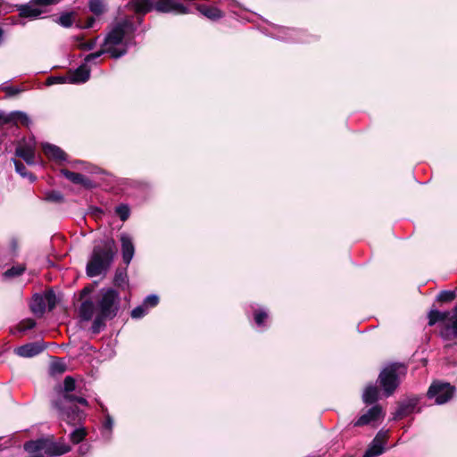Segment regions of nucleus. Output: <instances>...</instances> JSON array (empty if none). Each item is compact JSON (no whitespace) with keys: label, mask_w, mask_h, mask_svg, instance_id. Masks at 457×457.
<instances>
[{"label":"nucleus","mask_w":457,"mask_h":457,"mask_svg":"<svg viewBox=\"0 0 457 457\" xmlns=\"http://www.w3.org/2000/svg\"><path fill=\"white\" fill-rule=\"evenodd\" d=\"M136 30L137 24L130 17L114 21L110 26V29L104 37L103 49L87 54L83 63H86V66H88L89 63H96V61L104 54H109L114 59L125 55L133 41V35Z\"/></svg>","instance_id":"nucleus-1"},{"label":"nucleus","mask_w":457,"mask_h":457,"mask_svg":"<svg viewBox=\"0 0 457 457\" xmlns=\"http://www.w3.org/2000/svg\"><path fill=\"white\" fill-rule=\"evenodd\" d=\"M58 0H31V4H38V5H48L52 4L57 3Z\"/></svg>","instance_id":"nucleus-49"},{"label":"nucleus","mask_w":457,"mask_h":457,"mask_svg":"<svg viewBox=\"0 0 457 457\" xmlns=\"http://www.w3.org/2000/svg\"><path fill=\"white\" fill-rule=\"evenodd\" d=\"M268 318V312L265 309L260 308L253 312L254 322L258 327H264V320Z\"/></svg>","instance_id":"nucleus-33"},{"label":"nucleus","mask_w":457,"mask_h":457,"mask_svg":"<svg viewBox=\"0 0 457 457\" xmlns=\"http://www.w3.org/2000/svg\"><path fill=\"white\" fill-rule=\"evenodd\" d=\"M35 326H36V321L32 319H28V320H22L19 324L18 330L21 333H24L25 331L33 328Z\"/></svg>","instance_id":"nucleus-40"},{"label":"nucleus","mask_w":457,"mask_h":457,"mask_svg":"<svg viewBox=\"0 0 457 457\" xmlns=\"http://www.w3.org/2000/svg\"><path fill=\"white\" fill-rule=\"evenodd\" d=\"M440 335L444 340H451L457 337V306L454 308L453 314L451 317V322L444 325Z\"/></svg>","instance_id":"nucleus-16"},{"label":"nucleus","mask_w":457,"mask_h":457,"mask_svg":"<svg viewBox=\"0 0 457 457\" xmlns=\"http://www.w3.org/2000/svg\"><path fill=\"white\" fill-rule=\"evenodd\" d=\"M20 16L23 18L36 19L41 13L42 10L37 7H34L30 4H21L18 7Z\"/></svg>","instance_id":"nucleus-21"},{"label":"nucleus","mask_w":457,"mask_h":457,"mask_svg":"<svg viewBox=\"0 0 457 457\" xmlns=\"http://www.w3.org/2000/svg\"><path fill=\"white\" fill-rule=\"evenodd\" d=\"M90 292V289L88 287H85L82 291H81V296H84L85 295L88 294Z\"/></svg>","instance_id":"nucleus-51"},{"label":"nucleus","mask_w":457,"mask_h":457,"mask_svg":"<svg viewBox=\"0 0 457 457\" xmlns=\"http://www.w3.org/2000/svg\"><path fill=\"white\" fill-rule=\"evenodd\" d=\"M197 10L206 18L216 21L222 17V12L214 6L199 5Z\"/></svg>","instance_id":"nucleus-22"},{"label":"nucleus","mask_w":457,"mask_h":457,"mask_svg":"<svg viewBox=\"0 0 457 457\" xmlns=\"http://www.w3.org/2000/svg\"><path fill=\"white\" fill-rule=\"evenodd\" d=\"M109 318L104 317L101 314L96 313V317L91 326V332L93 334L99 333L105 327V320Z\"/></svg>","instance_id":"nucleus-28"},{"label":"nucleus","mask_w":457,"mask_h":457,"mask_svg":"<svg viewBox=\"0 0 457 457\" xmlns=\"http://www.w3.org/2000/svg\"><path fill=\"white\" fill-rule=\"evenodd\" d=\"M120 305L119 292L112 287H104L100 289L96 303L86 300L80 304L79 317L82 320L88 321L92 320L94 313H98L110 320L117 316Z\"/></svg>","instance_id":"nucleus-3"},{"label":"nucleus","mask_w":457,"mask_h":457,"mask_svg":"<svg viewBox=\"0 0 457 457\" xmlns=\"http://www.w3.org/2000/svg\"><path fill=\"white\" fill-rule=\"evenodd\" d=\"M115 212L120 220L125 221L129 217L130 209L127 204H120L115 208Z\"/></svg>","instance_id":"nucleus-37"},{"label":"nucleus","mask_w":457,"mask_h":457,"mask_svg":"<svg viewBox=\"0 0 457 457\" xmlns=\"http://www.w3.org/2000/svg\"><path fill=\"white\" fill-rule=\"evenodd\" d=\"M385 452V445L374 440L369 445L363 453V457H378Z\"/></svg>","instance_id":"nucleus-25"},{"label":"nucleus","mask_w":457,"mask_h":457,"mask_svg":"<svg viewBox=\"0 0 457 457\" xmlns=\"http://www.w3.org/2000/svg\"><path fill=\"white\" fill-rule=\"evenodd\" d=\"M71 446L64 442L58 441H49L46 442V456L53 457V456H61L71 451Z\"/></svg>","instance_id":"nucleus-14"},{"label":"nucleus","mask_w":457,"mask_h":457,"mask_svg":"<svg viewBox=\"0 0 457 457\" xmlns=\"http://www.w3.org/2000/svg\"><path fill=\"white\" fill-rule=\"evenodd\" d=\"M8 96H15L17 94H19L21 92V89L18 88V87H4L3 88Z\"/></svg>","instance_id":"nucleus-48"},{"label":"nucleus","mask_w":457,"mask_h":457,"mask_svg":"<svg viewBox=\"0 0 457 457\" xmlns=\"http://www.w3.org/2000/svg\"><path fill=\"white\" fill-rule=\"evenodd\" d=\"M121 256L123 262L129 266L135 254V245L133 238L127 233H121L120 236Z\"/></svg>","instance_id":"nucleus-9"},{"label":"nucleus","mask_w":457,"mask_h":457,"mask_svg":"<svg viewBox=\"0 0 457 457\" xmlns=\"http://www.w3.org/2000/svg\"><path fill=\"white\" fill-rule=\"evenodd\" d=\"M90 68L82 63L74 71L68 74V83L70 84H82L87 82L90 78Z\"/></svg>","instance_id":"nucleus-12"},{"label":"nucleus","mask_w":457,"mask_h":457,"mask_svg":"<svg viewBox=\"0 0 457 457\" xmlns=\"http://www.w3.org/2000/svg\"><path fill=\"white\" fill-rule=\"evenodd\" d=\"M10 123V117L8 113H5L3 111H0V128Z\"/></svg>","instance_id":"nucleus-47"},{"label":"nucleus","mask_w":457,"mask_h":457,"mask_svg":"<svg viewBox=\"0 0 457 457\" xmlns=\"http://www.w3.org/2000/svg\"><path fill=\"white\" fill-rule=\"evenodd\" d=\"M419 397L413 396L403 401L395 413V419H403V417L411 414L415 411L419 403Z\"/></svg>","instance_id":"nucleus-13"},{"label":"nucleus","mask_w":457,"mask_h":457,"mask_svg":"<svg viewBox=\"0 0 457 457\" xmlns=\"http://www.w3.org/2000/svg\"><path fill=\"white\" fill-rule=\"evenodd\" d=\"M378 380L383 390L384 395L386 397H389L399 386V378L396 368L395 366L385 368L379 373Z\"/></svg>","instance_id":"nucleus-7"},{"label":"nucleus","mask_w":457,"mask_h":457,"mask_svg":"<svg viewBox=\"0 0 457 457\" xmlns=\"http://www.w3.org/2000/svg\"><path fill=\"white\" fill-rule=\"evenodd\" d=\"M46 199L49 202L61 203L63 201V195L59 191H50L46 194Z\"/></svg>","instance_id":"nucleus-41"},{"label":"nucleus","mask_w":457,"mask_h":457,"mask_svg":"<svg viewBox=\"0 0 457 457\" xmlns=\"http://www.w3.org/2000/svg\"><path fill=\"white\" fill-rule=\"evenodd\" d=\"M148 310L159 303V296L155 294L148 295L142 303Z\"/></svg>","instance_id":"nucleus-39"},{"label":"nucleus","mask_w":457,"mask_h":457,"mask_svg":"<svg viewBox=\"0 0 457 457\" xmlns=\"http://www.w3.org/2000/svg\"><path fill=\"white\" fill-rule=\"evenodd\" d=\"M97 37L88 42H81L79 47L82 50L89 51L96 47Z\"/></svg>","instance_id":"nucleus-45"},{"label":"nucleus","mask_w":457,"mask_h":457,"mask_svg":"<svg viewBox=\"0 0 457 457\" xmlns=\"http://www.w3.org/2000/svg\"><path fill=\"white\" fill-rule=\"evenodd\" d=\"M58 24L64 28H70L73 23L72 12H64L55 21Z\"/></svg>","instance_id":"nucleus-34"},{"label":"nucleus","mask_w":457,"mask_h":457,"mask_svg":"<svg viewBox=\"0 0 457 457\" xmlns=\"http://www.w3.org/2000/svg\"><path fill=\"white\" fill-rule=\"evenodd\" d=\"M388 438V430H379L375 437L372 439L376 442L381 443L383 445L386 446V441Z\"/></svg>","instance_id":"nucleus-44"},{"label":"nucleus","mask_w":457,"mask_h":457,"mask_svg":"<svg viewBox=\"0 0 457 457\" xmlns=\"http://www.w3.org/2000/svg\"><path fill=\"white\" fill-rule=\"evenodd\" d=\"M96 20L95 18L91 17L89 19H87L86 24L84 25V28L85 29H90L94 26V23H95Z\"/></svg>","instance_id":"nucleus-50"},{"label":"nucleus","mask_w":457,"mask_h":457,"mask_svg":"<svg viewBox=\"0 0 457 457\" xmlns=\"http://www.w3.org/2000/svg\"><path fill=\"white\" fill-rule=\"evenodd\" d=\"M66 370V365L61 360L55 359L50 364L49 372L51 375L62 374Z\"/></svg>","instance_id":"nucleus-31"},{"label":"nucleus","mask_w":457,"mask_h":457,"mask_svg":"<svg viewBox=\"0 0 457 457\" xmlns=\"http://www.w3.org/2000/svg\"><path fill=\"white\" fill-rule=\"evenodd\" d=\"M270 36L278 40L287 42H308V40L303 37L304 32L303 30L295 29L283 27L275 28V31L270 33Z\"/></svg>","instance_id":"nucleus-8"},{"label":"nucleus","mask_w":457,"mask_h":457,"mask_svg":"<svg viewBox=\"0 0 457 457\" xmlns=\"http://www.w3.org/2000/svg\"><path fill=\"white\" fill-rule=\"evenodd\" d=\"M46 348L45 344L42 341H37L32 343L25 344L14 349V353L23 358H31L40 353Z\"/></svg>","instance_id":"nucleus-10"},{"label":"nucleus","mask_w":457,"mask_h":457,"mask_svg":"<svg viewBox=\"0 0 457 457\" xmlns=\"http://www.w3.org/2000/svg\"><path fill=\"white\" fill-rule=\"evenodd\" d=\"M46 303H48L49 309L52 310L55 306V295L54 293H48L46 297Z\"/></svg>","instance_id":"nucleus-46"},{"label":"nucleus","mask_w":457,"mask_h":457,"mask_svg":"<svg viewBox=\"0 0 457 457\" xmlns=\"http://www.w3.org/2000/svg\"><path fill=\"white\" fill-rule=\"evenodd\" d=\"M8 116L10 117V123H12V122L18 123V122H20L21 124L28 127L30 124V122H31L29 117L28 116V114L23 112H21V111L12 112L8 113Z\"/></svg>","instance_id":"nucleus-26"},{"label":"nucleus","mask_w":457,"mask_h":457,"mask_svg":"<svg viewBox=\"0 0 457 457\" xmlns=\"http://www.w3.org/2000/svg\"><path fill=\"white\" fill-rule=\"evenodd\" d=\"M89 10L96 15H100L104 12V6L102 0H90L88 3Z\"/></svg>","instance_id":"nucleus-35"},{"label":"nucleus","mask_w":457,"mask_h":457,"mask_svg":"<svg viewBox=\"0 0 457 457\" xmlns=\"http://www.w3.org/2000/svg\"><path fill=\"white\" fill-rule=\"evenodd\" d=\"M383 416L382 407L376 404L370 408L365 413L361 415L357 420L353 422L354 427H361L371 423L372 421L378 420Z\"/></svg>","instance_id":"nucleus-11"},{"label":"nucleus","mask_w":457,"mask_h":457,"mask_svg":"<svg viewBox=\"0 0 457 457\" xmlns=\"http://www.w3.org/2000/svg\"><path fill=\"white\" fill-rule=\"evenodd\" d=\"M100 406L102 408L103 412L105 413V420L104 422V428L106 429L112 430L113 424H114L113 420H112V416L107 412L106 407L104 406L102 403H100Z\"/></svg>","instance_id":"nucleus-43"},{"label":"nucleus","mask_w":457,"mask_h":457,"mask_svg":"<svg viewBox=\"0 0 457 457\" xmlns=\"http://www.w3.org/2000/svg\"><path fill=\"white\" fill-rule=\"evenodd\" d=\"M148 311L149 310L142 303L131 311V318L136 320L141 319L148 313Z\"/></svg>","instance_id":"nucleus-38"},{"label":"nucleus","mask_w":457,"mask_h":457,"mask_svg":"<svg viewBox=\"0 0 457 457\" xmlns=\"http://www.w3.org/2000/svg\"><path fill=\"white\" fill-rule=\"evenodd\" d=\"M148 29H149V27H146V26H144V27L142 28V31H143V32H145V31H146V30H148Z\"/></svg>","instance_id":"nucleus-53"},{"label":"nucleus","mask_w":457,"mask_h":457,"mask_svg":"<svg viewBox=\"0 0 457 457\" xmlns=\"http://www.w3.org/2000/svg\"><path fill=\"white\" fill-rule=\"evenodd\" d=\"M30 310L37 316H42L46 311V299L39 294H35L30 303Z\"/></svg>","instance_id":"nucleus-19"},{"label":"nucleus","mask_w":457,"mask_h":457,"mask_svg":"<svg viewBox=\"0 0 457 457\" xmlns=\"http://www.w3.org/2000/svg\"><path fill=\"white\" fill-rule=\"evenodd\" d=\"M61 173L71 182L77 184V185H82L87 188L92 187V181L86 178L84 175L77 172L71 171L66 169H62L61 170Z\"/></svg>","instance_id":"nucleus-18"},{"label":"nucleus","mask_w":457,"mask_h":457,"mask_svg":"<svg viewBox=\"0 0 457 457\" xmlns=\"http://www.w3.org/2000/svg\"><path fill=\"white\" fill-rule=\"evenodd\" d=\"M29 457H46L42 453L31 454Z\"/></svg>","instance_id":"nucleus-52"},{"label":"nucleus","mask_w":457,"mask_h":457,"mask_svg":"<svg viewBox=\"0 0 457 457\" xmlns=\"http://www.w3.org/2000/svg\"><path fill=\"white\" fill-rule=\"evenodd\" d=\"M128 283V275L126 269H118L115 272L113 284L118 287H124Z\"/></svg>","instance_id":"nucleus-29"},{"label":"nucleus","mask_w":457,"mask_h":457,"mask_svg":"<svg viewBox=\"0 0 457 457\" xmlns=\"http://www.w3.org/2000/svg\"><path fill=\"white\" fill-rule=\"evenodd\" d=\"M42 148L46 155L55 162H64L67 160L66 153L55 145L44 143Z\"/></svg>","instance_id":"nucleus-17"},{"label":"nucleus","mask_w":457,"mask_h":457,"mask_svg":"<svg viewBox=\"0 0 457 457\" xmlns=\"http://www.w3.org/2000/svg\"><path fill=\"white\" fill-rule=\"evenodd\" d=\"M25 271V266L22 264H19L16 266H12L6 270L3 276L4 278H12L21 276Z\"/></svg>","instance_id":"nucleus-30"},{"label":"nucleus","mask_w":457,"mask_h":457,"mask_svg":"<svg viewBox=\"0 0 457 457\" xmlns=\"http://www.w3.org/2000/svg\"><path fill=\"white\" fill-rule=\"evenodd\" d=\"M68 83V75L67 76H51L46 79V85L52 86L54 84H63Z\"/></svg>","instance_id":"nucleus-42"},{"label":"nucleus","mask_w":457,"mask_h":457,"mask_svg":"<svg viewBox=\"0 0 457 457\" xmlns=\"http://www.w3.org/2000/svg\"><path fill=\"white\" fill-rule=\"evenodd\" d=\"M87 436V432L85 430L84 428H76L74 429L71 434H70V440L77 445L79 443H80L81 441H83V439L86 437Z\"/></svg>","instance_id":"nucleus-32"},{"label":"nucleus","mask_w":457,"mask_h":457,"mask_svg":"<svg viewBox=\"0 0 457 457\" xmlns=\"http://www.w3.org/2000/svg\"><path fill=\"white\" fill-rule=\"evenodd\" d=\"M75 389V379L71 376H67L63 380L61 394L57 399L53 401V406L58 411L59 417L71 425L79 422L83 416V412L76 405V403L84 406L87 405L86 398L72 394Z\"/></svg>","instance_id":"nucleus-2"},{"label":"nucleus","mask_w":457,"mask_h":457,"mask_svg":"<svg viewBox=\"0 0 457 457\" xmlns=\"http://www.w3.org/2000/svg\"><path fill=\"white\" fill-rule=\"evenodd\" d=\"M15 155L21 158L29 165H33L35 162V147L33 145L25 143L20 145L15 149Z\"/></svg>","instance_id":"nucleus-15"},{"label":"nucleus","mask_w":457,"mask_h":457,"mask_svg":"<svg viewBox=\"0 0 457 457\" xmlns=\"http://www.w3.org/2000/svg\"><path fill=\"white\" fill-rule=\"evenodd\" d=\"M455 298V292L452 290H443L436 295V301L441 303H450Z\"/></svg>","instance_id":"nucleus-36"},{"label":"nucleus","mask_w":457,"mask_h":457,"mask_svg":"<svg viewBox=\"0 0 457 457\" xmlns=\"http://www.w3.org/2000/svg\"><path fill=\"white\" fill-rule=\"evenodd\" d=\"M378 399V389L374 385H369L363 391L362 401L366 404H373Z\"/></svg>","instance_id":"nucleus-23"},{"label":"nucleus","mask_w":457,"mask_h":457,"mask_svg":"<svg viewBox=\"0 0 457 457\" xmlns=\"http://www.w3.org/2000/svg\"><path fill=\"white\" fill-rule=\"evenodd\" d=\"M454 390V386L449 383L435 381L430 385L427 395L429 399H434L436 404L440 405L453 398Z\"/></svg>","instance_id":"nucleus-6"},{"label":"nucleus","mask_w":457,"mask_h":457,"mask_svg":"<svg viewBox=\"0 0 457 457\" xmlns=\"http://www.w3.org/2000/svg\"><path fill=\"white\" fill-rule=\"evenodd\" d=\"M125 7L137 15V23L139 26L143 22L144 15L154 8L160 12H171L174 14H184L188 12L184 4L175 0H156L155 3L151 0H130Z\"/></svg>","instance_id":"nucleus-5"},{"label":"nucleus","mask_w":457,"mask_h":457,"mask_svg":"<svg viewBox=\"0 0 457 457\" xmlns=\"http://www.w3.org/2000/svg\"><path fill=\"white\" fill-rule=\"evenodd\" d=\"M116 253V242L112 237L105 236L103 238L95 240L86 266L87 275L94 278L105 274L111 268Z\"/></svg>","instance_id":"nucleus-4"},{"label":"nucleus","mask_w":457,"mask_h":457,"mask_svg":"<svg viewBox=\"0 0 457 457\" xmlns=\"http://www.w3.org/2000/svg\"><path fill=\"white\" fill-rule=\"evenodd\" d=\"M450 314L449 312H440L436 309H432L428 314V325L434 326L439 321H445L450 317Z\"/></svg>","instance_id":"nucleus-24"},{"label":"nucleus","mask_w":457,"mask_h":457,"mask_svg":"<svg viewBox=\"0 0 457 457\" xmlns=\"http://www.w3.org/2000/svg\"><path fill=\"white\" fill-rule=\"evenodd\" d=\"M46 439L29 441L25 444L24 448L31 454L42 453L44 455H46Z\"/></svg>","instance_id":"nucleus-20"},{"label":"nucleus","mask_w":457,"mask_h":457,"mask_svg":"<svg viewBox=\"0 0 457 457\" xmlns=\"http://www.w3.org/2000/svg\"><path fill=\"white\" fill-rule=\"evenodd\" d=\"M12 162L16 172L19 173L22 178H28L31 182L36 180V176L30 172H28L25 165L21 162L16 159H12Z\"/></svg>","instance_id":"nucleus-27"}]
</instances>
